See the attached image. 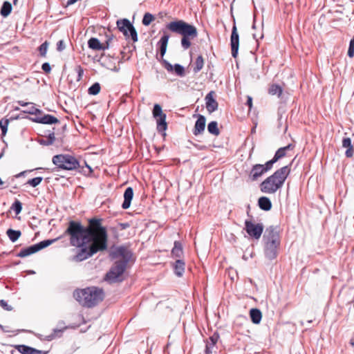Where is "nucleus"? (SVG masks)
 <instances>
[{
	"label": "nucleus",
	"instance_id": "nucleus-59",
	"mask_svg": "<svg viewBox=\"0 0 354 354\" xmlns=\"http://www.w3.org/2000/svg\"><path fill=\"white\" fill-rule=\"evenodd\" d=\"M17 0H13L14 3L15 4Z\"/></svg>",
	"mask_w": 354,
	"mask_h": 354
},
{
	"label": "nucleus",
	"instance_id": "nucleus-33",
	"mask_svg": "<svg viewBox=\"0 0 354 354\" xmlns=\"http://www.w3.org/2000/svg\"><path fill=\"white\" fill-rule=\"evenodd\" d=\"M12 10V5L8 1H5L1 8L0 13L3 17H7L10 15Z\"/></svg>",
	"mask_w": 354,
	"mask_h": 354
},
{
	"label": "nucleus",
	"instance_id": "nucleus-40",
	"mask_svg": "<svg viewBox=\"0 0 354 354\" xmlns=\"http://www.w3.org/2000/svg\"><path fill=\"white\" fill-rule=\"evenodd\" d=\"M48 45H49V44L47 41H46L41 45H40V46L38 48L40 56L46 57L47 50H48Z\"/></svg>",
	"mask_w": 354,
	"mask_h": 354
},
{
	"label": "nucleus",
	"instance_id": "nucleus-18",
	"mask_svg": "<svg viewBox=\"0 0 354 354\" xmlns=\"http://www.w3.org/2000/svg\"><path fill=\"white\" fill-rule=\"evenodd\" d=\"M163 64L168 72L175 71L176 74L180 77H184L185 75V68L183 66L178 64H176L173 66L166 60H163Z\"/></svg>",
	"mask_w": 354,
	"mask_h": 354
},
{
	"label": "nucleus",
	"instance_id": "nucleus-37",
	"mask_svg": "<svg viewBox=\"0 0 354 354\" xmlns=\"http://www.w3.org/2000/svg\"><path fill=\"white\" fill-rule=\"evenodd\" d=\"M100 85L98 82L94 83L91 86L89 87L88 92V94L95 95L100 91Z\"/></svg>",
	"mask_w": 354,
	"mask_h": 354
},
{
	"label": "nucleus",
	"instance_id": "nucleus-6",
	"mask_svg": "<svg viewBox=\"0 0 354 354\" xmlns=\"http://www.w3.org/2000/svg\"><path fill=\"white\" fill-rule=\"evenodd\" d=\"M52 162L58 169L64 170H74L80 167V162L77 159L69 154L54 156Z\"/></svg>",
	"mask_w": 354,
	"mask_h": 354
},
{
	"label": "nucleus",
	"instance_id": "nucleus-51",
	"mask_svg": "<svg viewBox=\"0 0 354 354\" xmlns=\"http://www.w3.org/2000/svg\"><path fill=\"white\" fill-rule=\"evenodd\" d=\"M75 71H76V72L78 74L77 80H80L82 78V75H83L84 70L81 67V66H77L76 68H75Z\"/></svg>",
	"mask_w": 354,
	"mask_h": 354
},
{
	"label": "nucleus",
	"instance_id": "nucleus-8",
	"mask_svg": "<svg viewBox=\"0 0 354 354\" xmlns=\"http://www.w3.org/2000/svg\"><path fill=\"white\" fill-rule=\"evenodd\" d=\"M245 228L250 239L258 241L263 232L264 226L262 223L245 221Z\"/></svg>",
	"mask_w": 354,
	"mask_h": 354
},
{
	"label": "nucleus",
	"instance_id": "nucleus-25",
	"mask_svg": "<svg viewBox=\"0 0 354 354\" xmlns=\"http://www.w3.org/2000/svg\"><path fill=\"white\" fill-rule=\"evenodd\" d=\"M169 39V35L164 32V35L158 41V45L160 46V54L162 58L164 57L166 53Z\"/></svg>",
	"mask_w": 354,
	"mask_h": 354
},
{
	"label": "nucleus",
	"instance_id": "nucleus-11",
	"mask_svg": "<svg viewBox=\"0 0 354 354\" xmlns=\"http://www.w3.org/2000/svg\"><path fill=\"white\" fill-rule=\"evenodd\" d=\"M153 117L156 119L158 129L165 130L167 129L166 115L162 113L161 106L156 104L153 109Z\"/></svg>",
	"mask_w": 354,
	"mask_h": 354
},
{
	"label": "nucleus",
	"instance_id": "nucleus-52",
	"mask_svg": "<svg viewBox=\"0 0 354 354\" xmlns=\"http://www.w3.org/2000/svg\"><path fill=\"white\" fill-rule=\"evenodd\" d=\"M212 344L209 342H207L205 348V354H210L212 353Z\"/></svg>",
	"mask_w": 354,
	"mask_h": 354
},
{
	"label": "nucleus",
	"instance_id": "nucleus-1",
	"mask_svg": "<svg viewBox=\"0 0 354 354\" xmlns=\"http://www.w3.org/2000/svg\"><path fill=\"white\" fill-rule=\"evenodd\" d=\"M64 234L69 236L70 244L74 247H83L103 239H108L106 230L102 225V219L97 218L89 219L86 227L80 222L69 221Z\"/></svg>",
	"mask_w": 354,
	"mask_h": 354
},
{
	"label": "nucleus",
	"instance_id": "nucleus-49",
	"mask_svg": "<svg viewBox=\"0 0 354 354\" xmlns=\"http://www.w3.org/2000/svg\"><path fill=\"white\" fill-rule=\"evenodd\" d=\"M0 306L6 310H12V307L10 306H8L7 302L3 299L0 300Z\"/></svg>",
	"mask_w": 354,
	"mask_h": 354
},
{
	"label": "nucleus",
	"instance_id": "nucleus-31",
	"mask_svg": "<svg viewBox=\"0 0 354 354\" xmlns=\"http://www.w3.org/2000/svg\"><path fill=\"white\" fill-rule=\"evenodd\" d=\"M268 92L270 95H277L278 97H280L283 93V89L280 85L272 84L269 86Z\"/></svg>",
	"mask_w": 354,
	"mask_h": 354
},
{
	"label": "nucleus",
	"instance_id": "nucleus-48",
	"mask_svg": "<svg viewBox=\"0 0 354 354\" xmlns=\"http://www.w3.org/2000/svg\"><path fill=\"white\" fill-rule=\"evenodd\" d=\"M66 48L65 43L63 40H59L57 44V50L59 52L64 50Z\"/></svg>",
	"mask_w": 354,
	"mask_h": 354
},
{
	"label": "nucleus",
	"instance_id": "nucleus-60",
	"mask_svg": "<svg viewBox=\"0 0 354 354\" xmlns=\"http://www.w3.org/2000/svg\"><path fill=\"white\" fill-rule=\"evenodd\" d=\"M353 306H354V304H353Z\"/></svg>",
	"mask_w": 354,
	"mask_h": 354
},
{
	"label": "nucleus",
	"instance_id": "nucleus-12",
	"mask_svg": "<svg viewBox=\"0 0 354 354\" xmlns=\"http://www.w3.org/2000/svg\"><path fill=\"white\" fill-rule=\"evenodd\" d=\"M265 243L278 244L280 245V234L273 227H269L266 229L263 235Z\"/></svg>",
	"mask_w": 354,
	"mask_h": 354
},
{
	"label": "nucleus",
	"instance_id": "nucleus-10",
	"mask_svg": "<svg viewBox=\"0 0 354 354\" xmlns=\"http://www.w3.org/2000/svg\"><path fill=\"white\" fill-rule=\"evenodd\" d=\"M272 169V167L271 166V162H269V161H268L264 165H254L252 169L250 170L248 174V178L251 180L252 182H254V180H256L259 177H261L263 174L267 172L268 171H270Z\"/></svg>",
	"mask_w": 354,
	"mask_h": 354
},
{
	"label": "nucleus",
	"instance_id": "nucleus-15",
	"mask_svg": "<svg viewBox=\"0 0 354 354\" xmlns=\"http://www.w3.org/2000/svg\"><path fill=\"white\" fill-rule=\"evenodd\" d=\"M111 41V39H109L105 44H102L98 39L91 37L88 41V46L91 49L94 50H104L109 48Z\"/></svg>",
	"mask_w": 354,
	"mask_h": 354
},
{
	"label": "nucleus",
	"instance_id": "nucleus-57",
	"mask_svg": "<svg viewBox=\"0 0 354 354\" xmlns=\"http://www.w3.org/2000/svg\"><path fill=\"white\" fill-rule=\"evenodd\" d=\"M350 343L352 346H354V335L351 337V338L350 339Z\"/></svg>",
	"mask_w": 354,
	"mask_h": 354
},
{
	"label": "nucleus",
	"instance_id": "nucleus-34",
	"mask_svg": "<svg viewBox=\"0 0 354 354\" xmlns=\"http://www.w3.org/2000/svg\"><path fill=\"white\" fill-rule=\"evenodd\" d=\"M207 130L209 133L214 136H218L220 133L219 129L218 128V123L216 121H212L208 124Z\"/></svg>",
	"mask_w": 354,
	"mask_h": 354
},
{
	"label": "nucleus",
	"instance_id": "nucleus-53",
	"mask_svg": "<svg viewBox=\"0 0 354 354\" xmlns=\"http://www.w3.org/2000/svg\"><path fill=\"white\" fill-rule=\"evenodd\" d=\"M120 230H125L128 228L130 225L128 223H119L118 225Z\"/></svg>",
	"mask_w": 354,
	"mask_h": 354
},
{
	"label": "nucleus",
	"instance_id": "nucleus-21",
	"mask_svg": "<svg viewBox=\"0 0 354 354\" xmlns=\"http://www.w3.org/2000/svg\"><path fill=\"white\" fill-rule=\"evenodd\" d=\"M205 122H206V119H205V116H203L202 115H199L198 120L196 121L194 131H193V133L195 136L201 134L202 132L204 131L205 127Z\"/></svg>",
	"mask_w": 354,
	"mask_h": 354
},
{
	"label": "nucleus",
	"instance_id": "nucleus-46",
	"mask_svg": "<svg viewBox=\"0 0 354 354\" xmlns=\"http://www.w3.org/2000/svg\"><path fill=\"white\" fill-rule=\"evenodd\" d=\"M241 319H242V317L241 316H239L238 317L235 322H234V328L235 329L239 332V330H241V325H242V323H241Z\"/></svg>",
	"mask_w": 354,
	"mask_h": 354
},
{
	"label": "nucleus",
	"instance_id": "nucleus-56",
	"mask_svg": "<svg viewBox=\"0 0 354 354\" xmlns=\"http://www.w3.org/2000/svg\"><path fill=\"white\" fill-rule=\"evenodd\" d=\"M78 0H68L67 1V6H70L76 3Z\"/></svg>",
	"mask_w": 354,
	"mask_h": 354
},
{
	"label": "nucleus",
	"instance_id": "nucleus-58",
	"mask_svg": "<svg viewBox=\"0 0 354 354\" xmlns=\"http://www.w3.org/2000/svg\"><path fill=\"white\" fill-rule=\"evenodd\" d=\"M25 173H26V171H22V172L18 174L17 175H16L15 177L16 178L21 177V176H24Z\"/></svg>",
	"mask_w": 354,
	"mask_h": 354
},
{
	"label": "nucleus",
	"instance_id": "nucleus-5",
	"mask_svg": "<svg viewBox=\"0 0 354 354\" xmlns=\"http://www.w3.org/2000/svg\"><path fill=\"white\" fill-rule=\"evenodd\" d=\"M107 241L108 239H103L102 241H95L93 243H88L86 246L80 247L81 249L75 256V259L77 261H82L92 257L97 252L106 250Z\"/></svg>",
	"mask_w": 354,
	"mask_h": 354
},
{
	"label": "nucleus",
	"instance_id": "nucleus-43",
	"mask_svg": "<svg viewBox=\"0 0 354 354\" xmlns=\"http://www.w3.org/2000/svg\"><path fill=\"white\" fill-rule=\"evenodd\" d=\"M12 209L15 212L16 214H19L22 209L21 203L19 201L16 200L12 205Z\"/></svg>",
	"mask_w": 354,
	"mask_h": 354
},
{
	"label": "nucleus",
	"instance_id": "nucleus-26",
	"mask_svg": "<svg viewBox=\"0 0 354 354\" xmlns=\"http://www.w3.org/2000/svg\"><path fill=\"white\" fill-rule=\"evenodd\" d=\"M258 205L260 209L263 211H270L272 207V204L270 198L266 196H261L258 200Z\"/></svg>",
	"mask_w": 354,
	"mask_h": 354
},
{
	"label": "nucleus",
	"instance_id": "nucleus-41",
	"mask_svg": "<svg viewBox=\"0 0 354 354\" xmlns=\"http://www.w3.org/2000/svg\"><path fill=\"white\" fill-rule=\"evenodd\" d=\"M43 180L42 177H36L32 179H30L27 181L26 184L30 185L32 187H35L39 185L41 181Z\"/></svg>",
	"mask_w": 354,
	"mask_h": 354
},
{
	"label": "nucleus",
	"instance_id": "nucleus-39",
	"mask_svg": "<svg viewBox=\"0 0 354 354\" xmlns=\"http://www.w3.org/2000/svg\"><path fill=\"white\" fill-rule=\"evenodd\" d=\"M8 124H9L8 119L2 118L0 120V128L1 129L3 136L6 135L7 130H8Z\"/></svg>",
	"mask_w": 354,
	"mask_h": 354
},
{
	"label": "nucleus",
	"instance_id": "nucleus-14",
	"mask_svg": "<svg viewBox=\"0 0 354 354\" xmlns=\"http://www.w3.org/2000/svg\"><path fill=\"white\" fill-rule=\"evenodd\" d=\"M113 255L115 257H122V260H120L119 261L125 262V264L127 265L132 254L127 247L120 246L115 249Z\"/></svg>",
	"mask_w": 354,
	"mask_h": 354
},
{
	"label": "nucleus",
	"instance_id": "nucleus-38",
	"mask_svg": "<svg viewBox=\"0 0 354 354\" xmlns=\"http://www.w3.org/2000/svg\"><path fill=\"white\" fill-rule=\"evenodd\" d=\"M55 140V133L53 132L46 139L41 140L40 143L44 145H50L54 142Z\"/></svg>",
	"mask_w": 354,
	"mask_h": 354
},
{
	"label": "nucleus",
	"instance_id": "nucleus-3",
	"mask_svg": "<svg viewBox=\"0 0 354 354\" xmlns=\"http://www.w3.org/2000/svg\"><path fill=\"white\" fill-rule=\"evenodd\" d=\"M166 28L172 32L181 35V45L184 49H188L191 46L190 39L197 37L196 28L183 20L171 21L167 24Z\"/></svg>",
	"mask_w": 354,
	"mask_h": 354
},
{
	"label": "nucleus",
	"instance_id": "nucleus-42",
	"mask_svg": "<svg viewBox=\"0 0 354 354\" xmlns=\"http://www.w3.org/2000/svg\"><path fill=\"white\" fill-rule=\"evenodd\" d=\"M153 20L154 17L151 14L147 12L145 14L143 17L142 24L145 26H149Z\"/></svg>",
	"mask_w": 354,
	"mask_h": 354
},
{
	"label": "nucleus",
	"instance_id": "nucleus-9",
	"mask_svg": "<svg viewBox=\"0 0 354 354\" xmlns=\"http://www.w3.org/2000/svg\"><path fill=\"white\" fill-rule=\"evenodd\" d=\"M57 239H48V240H44L42 241L37 244L30 245L28 248L22 249L19 253L17 254V257H26L30 254H32L48 246L51 245L53 243H54Z\"/></svg>",
	"mask_w": 354,
	"mask_h": 354
},
{
	"label": "nucleus",
	"instance_id": "nucleus-50",
	"mask_svg": "<svg viewBox=\"0 0 354 354\" xmlns=\"http://www.w3.org/2000/svg\"><path fill=\"white\" fill-rule=\"evenodd\" d=\"M41 68L42 70L46 73H49L51 71V67L50 66V64L47 62L46 63H44L41 66Z\"/></svg>",
	"mask_w": 354,
	"mask_h": 354
},
{
	"label": "nucleus",
	"instance_id": "nucleus-16",
	"mask_svg": "<svg viewBox=\"0 0 354 354\" xmlns=\"http://www.w3.org/2000/svg\"><path fill=\"white\" fill-rule=\"evenodd\" d=\"M32 120L38 123L46 124H52L59 122V120L56 117L49 114L43 115L42 113L41 115H37Z\"/></svg>",
	"mask_w": 354,
	"mask_h": 354
},
{
	"label": "nucleus",
	"instance_id": "nucleus-44",
	"mask_svg": "<svg viewBox=\"0 0 354 354\" xmlns=\"http://www.w3.org/2000/svg\"><path fill=\"white\" fill-rule=\"evenodd\" d=\"M129 32L130 34L131 39L133 41H138V35H137V32H136L135 28L133 27V26H130V29L129 30Z\"/></svg>",
	"mask_w": 354,
	"mask_h": 354
},
{
	"label": "nucleus",
	"instance_id": "nucleus-17",
	"mask_svg": "<svg viewBox=\"0 0 354 354\" xmlns=\"http://www.w3.org/2000/svg\"><path fill=\"white\" fill-rule=\"evenodd\" d=\"M214 92L210 91L205 96V104L207 111L211 113L217 110L218 104L214 97Z\"/></svg>",
	"mask_w": 354,
	"mask_h": 354
},
{
	"label": "nucleus",
	"instance_id": "nucleus-24",
	"mask_svg": "<svg viewBox=\"0 0 354 354\" xmlns=\"http://www.w3.org/2000/svg\"><path fill=\"white\" fill-rule=\"evenodd\" d=\"M131 26L133 25L127 19L117 21V26L119 30L122 32L126 37L129 36L128 32Z\"/></svg>",
	"mask_w": 354,
	"mask_h": 354
},
{
	"label": "nucleus",
	"instance_id": "nucleus-4",
	"mask_svg": "<svg viewBox=\"0 0 354 354\" xmlns=\"http://www.w3.org/2000/svg\"><path fill=\"white\" fill-rule=\"evenodd\" d=\"M73 296L82 306L92 308L103 300L104 292L96 287H88L76 290Z\"/></svg>",
	"mask_w": 354,
	"mask_h": 354
},
{
	"label": "nucleus",
	"instance_id": "nucleus-54",
	"mask_svg": "<svg viewBox=\"0 0 354 354\" xmlns=\"http://www.w3.org/2000/svg\"><path fill=\"white\" fill-rule=\"evenodd\" d=\"M247 104L249 107V110H250L252 106V98L250 96H248Z\"/></svg>",
	"mask_w": 354,
	"mask_h": 354
},
{
	"label": "nucleus",
	"instance_id": "nucleus-28",
	"mask_svg": "<svg viewBox=\"0 0 354 354\" xmlns=\"http://www.w3.org/2000/svg\"><path fill=\"white\" fill-rule=\"evenodd\" d=\"M250 317L252 322L254 324H259L261 322L262 318V314L260 310L257 308L251 309L250 311Z\"/></svg>",
	"mask_w": 354,
	"mask_h": 354
},
{
	"label": "nucleus",
	"instance_id": "nucleus-32",
	"mask_svg": "<svg viewBox=\"0 0 354 354\" xmlns=\"http://www.w3.org/2000/svg\"><path fill=\"white\" fill-rule=\"evenodd\" d=\"M6 234L12 242H15L21 236V232L19 230H15L8 229L6 231Z\"/></svg>",
	"mask_w": 354,
	"mask_h": 354
},
{
	"label": "nucleus",
	"instance_id": "nucleus-19",
	"mask_svg": "<svg viewBox=\"0 0 354 354\" xmlns=\"http://www.w3.org/2000/svg\"><path fill=\"white\" fill-rule=\"evenodd\" d=\"M280 245L272 243H265V254L268 259L273 260L278 255Z\"/></svg>",
	"mask_w": 354,
	"mask_h": 354
},
{
	"label": "nucleus",
	"instance_id": "nucleus-45",
	"mask_svg": "<svg viewBox=\"0 0 354 354\" xmlns=\"http://www.w3.org/2000/svg\"><path fill=\"white\" fill-rule=\"evenodd\" d=\"M348 55L350 57H354V37L350 41V45L348 50Z\"/></svg>",
	"mask_w": 354,
	"mask_h": 354
},
{
	"label": "nucleus",
	"instance_id": "nucleus-29",
	"mask_svg": "<svg viewBox=\"0 0 354 354\" xmlns=\"http://www.w3.org/2000/svg\"><path fill=\"white\" fill-rule=\"evenodd\" d=\"M342 146L344 148H346L345 155L346 157H351L353 155V147L351 144V140L349 137L344 138L342 141Z\"/></svg>",
	"mask_w": 354,
	"mask_h": 354
},
{
	"label": "nucleus",
	"instance_id": "nucleus-7",
	"mask_svg": "<svg viewBox=\"0 0 354 354\" xmlns=\"http://www.w3.org/2000/svg\"><path fill=\"white\" fill-rule=\"evenodd\" d=\"M127 265L125 262L115 261L114 265L106 274V280L111 283L120 282L123 280L122 274L125 271Z\"/></svg>",
	"mask_w": 354,
	"mask_h": 354
},
{
	"label": "nucleus",
	"instance_id": "nucleus-13",
	"mask_svg": "<svg viewBox=\"0 0 354 354\" xmlns=\"http://www.w3.org/2000/svg\"><path fill=\"white\" fill-rule=\"evenodd\" d=\"M230 45L232 55L234 58H236L238 55L239 46V37L237 32L236 27L234 25L232 30L230 37Z\"/></svg>",
	"mask_w": 354,
	"mask_h": 354
},
{
	"label": "nucleus",
	"instance_id": "nucleus-36",
	"mask_svg": "<svg viewBox=\"0 0 354 354\" xmlns=\"http://www.w3.org/2000/svg\"><path fill=\"white\" fill-rule=\"evenodd\" d=\"M204 59L201 55L198 56L195 62V66L194 67V72H199L203 67Z\"/></svg>",
	"mask_w": 354,
	"mask_h": 354
},
{
	"label": "nucleus",
	"instance_id": "nucleus-27",
	"mask_svg": "<svg viewBox=\"0 0 354 354\" xmlns=\"http://www.w3.org/2000/svg\"><path fill=\"white\" fill-rule=\"evenodd\" d=\"M174 273L178 277H182L185 268V263L182 259H177L173 266Z\"/></svg>",
	"mask_w": 354,
	"mask_h": 354
},
{
	"label": "nucleus",
	"instance_id": "nucleus-30",
	"mask_svg": "<svg viewBox=\"0 0 354 354\" xmlns=\"http://www.w3.org/2000/svg\"><path fill=\"white\" fill-rule=\"evenodd\" d=\"M171 254L174 257L180 258L183 254V246L180 242L175 241L174 246L171 250Z\"/></svg>",
	"mask_w": 354,
	"mask_h": 354
},
{
	"label": "nucleus",
	"instance_id": "nucleus-2",
	"mask_svg": "<svg viewBox=\"0 0 354 354\" xmlns=\"http://www.w3.org/2000/svg\"><path fill=\"white\" fill-rule=\"evenodd\" d=\"M291 171V164L276 170L260 183V191L266 194H274L284 185Z\"/></svg>",
	"mask_w": 354,
	"mask_h": 354
},
{
	"label": "nucleus",
	"instance_id": "nucleus-20",
	"mask_svg": "<svg viewBox=\"0 0 354 354\" xmlns=\"http://www.w3.org/2000/svg\"><path fill=\"white\" fill-rule=\"evenodd\" d=\"M293 148L294 146L292 145V144H288V146L285 147L279 148L271 160H269V162H271L272 167L273 168V164L277 162L278 160L286 156L287 150L292 149Z\"/></svg>",
	"mask_w": 354,
	"mask_h": 354
},
{
	"label": "nucleus",
	"instance_id": "nucleus-22",
	"mask_svg": "<svg viewBox=\"0 0 354 354\" xmlns=\"http://www.w3.org/2000/svg\"><path fill=\"white\" fill-rule=\"evenodd\" d=\"M16 348L22 354H46V352L26 345H17Z\"/></svg>",
	"mask_w": 354,
	"mask_h": 354
},
{
	"label": "nucleus",
	"instance_id": "nucleus-23",
	"mask_svg": "<svg viewBox=\"0 0 354 354\" xmlns=\"http://www.w3.org/2000/svg\"><path fill=\"white\" fill-rule=\"evenodd\" d=\"M133 196V190L131 187L126 189L124 193V202L122 205L123 209H126L130 207L131 201Z\"/></svg>",
	"mask_w": 354,
	"mask_h": 354
},
{
	"label": "nucleus",
	"instance_id": "nucleus-55",
	"mask_svg": "<svg viewBox=\"0 0 354 354\" xmlns=\"http://www.w3.org/2000/svg\"><path fill=\"white\" fill-rule=\"evenodd\" d=\"M17 103L21 105V106H28L29 105H31V102H25L24 101H18Z\"/></svg>",
	"mask_w": 354,
	"mask_h": 354
},
{
	"label": "nucleus",
	"instance_id": "nucleus-35",
	"mask_svg": "<svg viewBox=\"0 0 354 354\" xmlns=\"http://www.w3.org/2000/svg\"><path fill=\"white\" fill-rule=\"evenodd\" d=\"M24 113H28L30 115H35L36 116L37 115H41V111L39 109H37L34 104L31 102V105H29L28 106H26V109L23 111Z\"/></svg>",
	"mask_w": 354,
	"mask_h": 354
},
{
	"label": "nucleus",
	"instance_id": "nucleus-47",
	"mask_svg": "<svg viewBox=\"0 0 354 354\" xmlns=\"http://www.w3.org/2000/svg\"><path fill=\"white\" fill-rule=\"evenodd\" d=\"M218 339V335L216 333H214L212 336H211L209 338V340H207V342H209L211 343V344H212V346H214L215 344H216Z\"/></svg>",
	"mask_w": 354,
	"mask_h": 354
}]
</instances>
